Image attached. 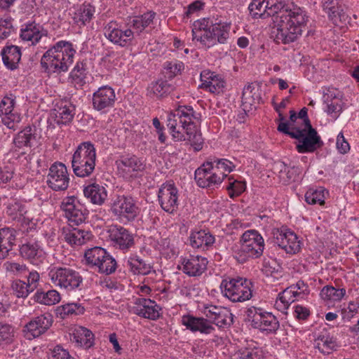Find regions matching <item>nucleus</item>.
Masks as SVG:
<instances>
[{
    "label": "nucleus",
    "mask_w": 359,
    "mask_h": 359,
    "mask_svg": "<svg viewBox=\"0 0 359 359\" xmlns=\"http://www.w3.org/2000/svg\"><path fill=\"white\" fill-rule=\"evenodd\" d=\"M193 118L196 116L191 107L180 106L175 111L168 114L167 127L174 140L188 141L194 150L200 151L203 139Z\"/></svg>",
    "instance_id": "obj_2"
},
{
    "label": "nucleus",
    "mask_w": 359,
    "mask_h": 359,
    "mask_svg": "<svg viewBox=\"0 0 359 359\" xmlns=\"http://www.w3.org/2000/svg\"><path fill=\"white\" fill-rule=\"evenodd\" d=\"M96 149L90 142H83L78 145L72 158L74 173L79 177L90 176L95 170Z\"/></svg>",
    "instance_id": "obj_5"
},
{
    "label": "nucleus",
    "mask_w": 359,
    "mask_h": 359,
    "mask_svg": "<svg viewBox=\"0 0 359 359\" xmlns=\"http://www.w3.org/2000/svg\"><path fill=\"white\" fill-rule=\"evenodd\" d=\"M1 55L4 65L7 69L14 70L17 69L20 61L22 53L20 47L15 45H6L1 51Z\"/></svg>",
    "instance_id": "obj_36"
},
{
    "label": "nucleus",
    "mask_w": 359,
    "mask_h": 359,
    "mask_svg": "<svg viewBox=\"0 0 359 359\" xmlns=\"http://www.w3.org/2000/svg\"><path fill=\"white\" fill-rule=\"evenodd\" d=\"M341 0H325L323 10L330 20L337 26H342L347 21L348 16Z\"/></svg>",
    "instance_id": "obj_28"
},
{
    "label": "nucleus",
    "mask_w": 359,
    "mask_h": 359,
    "mask_svg": "<svg viewBox=\"0 0 359 359\" xmlns=\"http://www.w3.org/2000/svg\"><path fill=\"white\" fill-rule=\"evenodd\" d=\"M70 76L76 84L82 86L85 83L87 76V71L85 67V65L82 62H76L70 73Z\"/></svg>",
    "instance_id": "obj_59"
},
{
    "label": "nucleus",
    "mask_w": 359,
    "mask_h": 359,
    "mask_svg": "<svg viewBox=\"0 0 359 359\" xmlns=\"http://www.w3.org/2000/svg\"><path fill=\"white\" fill-rule=\"evenodd\" d=\"M346 293L344 288H335L332 285H326L322 288L320 295L327 304H332L340 302Z\"/></svg>",
    "instance_id": "obj_48"
},
{
    "label": "nucleus",
    "mask_w": 359,
    "mask_h": 359,
    "mask_svg": "<svg viewBox=\"0 0 359 359\" xmlns=\"http://www.w3.org/2000/svg\"><path fill=\"white\" fill-rule=\"evenodd\" d=\"M104 36L110 42L122 48L133 45L136 37L130 26H123L114 20L104 27Z\"/></svg>",
    "instance_id": "obj_11"
},
{
    "label": "nucleus",
    "mask_w": 359,
    "mask_h": 359,
    "mask_svg": "<svg viewBox=\"0 0 359 359\" xmlns=\"http://www.w3.org/2000/svg\"><path fill=\"white\" fill-rule=\"evenodd\" d=\"M64 238L71 245H81L91 240L92 234L80 229H63Z\"/></svg>",
    "instance_id": "obj_40"
},
{
    "label": "nucleus",
    "mask_w": 359,
    "mask_h": 359,
    "mask_svg": "<svg viewBox=\"0 0 359 359\" xmlns=\"http://www.w3.org/2000/svg\"><path fill=\"white\" fill-rule=\"evenodd\" d=\"M61 208L71 226L79 225L87 218V210L74 196L65 198L62 202Z\"/></svg>",
    "instance_id": "obj_17"
},
{
    "label": "nucleus",
    "mask_w": 359,
    "mask_h": 359,
    "mask_svg": "<svg viewBox=\"0 0 359 359\" xmlns=\"http://www.w3.org/2000/svg\"><path fill=\"white\" fill-rule=\"evenodd\" d=\"M158 198L162 209L165 212L172 213L178 207V189L173 183H164L159 188Z\"/></svg>",
    "instance_id": "obj_21"
},
{
    "label": "nucleus",
    "mask_w": 359,
    "mask_h": 359,
    "mask_svg": "<svg viewBox=\"0 0 359 359\" xmlns=\"http://www.w3.org/2000/svg\"><path fill=\"white\" fill-rule=\"evenodd\" d=\"M12 288L18 297H27L30 292H33L25 282L20 280L13 283Z\"/></svg>",
    "instance_id": "obj_60"
},
{
    "label": "nucleus",
    "mask_w": 359,
    "mask_h": 359,
    "mask_svg": "<svg viewBox=\"0 0 359 359\" xmlns=\"http://www.w3.org/2000/svg\"><path fill=\"white\" fill-rule=\"evenodd\" d=\"M20 255L33 265L42 264L47 258L42 243L36 240H31L22 244L20 248Z\"/></svg>",
    "instance_id": "obj_24"
},
{
    "label": "nucleus",
    "mask_w": 359,
    "mask_h": 359,
    "mask_svg": "<svg viewBox=\"0 0 359 359\" xmlns=\"http://www.w3.org/2000/svg\"><path fill=\"white\" fill-rule=\"evenodd\" d=\"M314 346L322 353L330 354L337 350L338 343L336 338L330 333L324 332L320 334L315 339Z\"/></svg>",
    "instance_id": "obj_42"
},
{
    "label": "nucleus",
    "mask_w": 359,
    "mask_h": 359,
    "mask_svg": "<svg viewBox=\"0 0 359 359\" xmlns=\"http://www.w3.org/2000/svg\"><path fill=\"white\" fill-rule=\"evenodd\" d=\"M50 355L52 359H74L69 355L68 351L60 345L50 348Z\"/></svg>",
    "instance_id": "obj_64"
},
{
    "label": "nucleus",
    "mask_w": 359,
    "mask_h": 359,
    "mask_svg": "<svg viewBox=\"0 0 359 359\" xmlns=\"http://www.w3.org/2000/svg\"><path fill=\"white\" fill-rule=\"evenodd\" d=\"M265 248L263 236L255 229L245 231L240 238V247L235 250L238 262H245L248 259L260 257Z\"/></svg>",
    "instance_id": "obj_6"
},
{
    "label": "nucleus",
    "mask_w": 359,
    "mask_h": 359,
    "mask_svg": "<svg viewBox=\"0 0 359 359\" xmlns=\"http://www.w3.org/2000/svg\"><path fill=\"white\" fill-rule=\"evenodd\" d=\"M206 258L199 255H190L180 258V269L189 276H201L207 268Z\"/></svg>",
    "instance_id": "obj_26"
},
{
    "label": "nucleus",
    "mask_w": 359,
    "mask_h": 359,
    "mask_svg": "<svg viewBox=\"0 0 359 359\" xmlns=\"http://www.w3.org/2000/svg\"><path fill=\"white\" fill-rule=\"evenodd\" d=\"M70 182L69 174L65 164L55 162L50 165L47 175V184L56 191H65Z\"/></svg>",
    "instance_id": "obj_15"
},
{
    "label": "nucleus",
    "mask_w": 359,
    "mask_h": 359,
    "mask_svg": "<svg viewBox=\"0 0 359 359\" xmlns=\"http://www.w3.org/2000/svg\"><path fill=\"white\" fill-rule=\"evenodd\" d=\"M308 292V286L303 281H298L278 294L274 306L279 311L286 313L292 302L304 298Z\"/></svg>",
    "instance_id": "obj_13"
},
{
    "label": "nucleus",
    "mask_w": 359,
    "mask_h": 359,
    "mask_svg": "<svg viewBox=\"0 0 359 359\" xmlns=\"http://www.w3.org/2000/svg\"><path fill=\"white\" fill-rule=\"evenodd\" d=\"M111 211L120 221L129 222L137 217L138 208L133 198L118 196L113 200Z\"/></svg>",
    "instance_id": "obj_14"
},
{
    "label": "nucleus",
    "mask_w": 359,
    "mask_h": 359,
    "mask_svg": "<svg viewBox=\"0 0 359 359\" xmlns=\"http://www.w3.org/2000/svg\"><path fill=\"white\" fill-rule=\"evenodd\" d=\"M109 236L112 245L123 252L130 250L135 245L133 234L121 226H111L109 229Z\"/></svg>",
    "instance_id": "obj_23"
},
{
    "label": "nucleus",
    "mask_w": 359,
    "mask_h": 359,
    "mask_svg": "<svg viewBox=\"0 0 359 359\" xmlns=\"http://www.w3.org/2000/svg\"><path fill=\"white\" fill-rule=\"evenodd\" d=\"M46 34V31L42 25L32 22L22 25L20 36L22 41L29 42L32 45H36Z\"/></svg>",
    "instance_id": "obj_34"
},
{
    "label": "nucleus",
    "mask_w": 359,
    "mask_h": 359,
    "mask_svg": "<svg viewBox=\"0 0 359 359\" xmlns=\"http://www.w3.org/2000/svg\"><path fill=\"white\" fill-rule=\"evenodd\" d=\"M249 11L255 18L272 17L271 36L277 43L296 41L309 22L306 11L296 5H285L283 0H252Z\"/></svg>",
    "instance_id": "obj_1"
},
{
    "label": "nucleus",
    "mask_w": 359,
    "mask_h": 359,
    "mask_svg": "<svg viewBox=\"0 0 359 359\" xmlns=\"http://www.w3.org/2000/svg\"><path fill=\"white\" fill-rule=\"evenodd\" d=\"M201 311L211 324L219 328L228 327L233 323V314L226 307L204 304Z\"/></svg>",
    "instance_id": "obj_18"
},
{
    "label": "nucleus",
    "mask_w": 359,
    "mask_h": 359,
    "mask_svg": "<svg viewBox=\"0 0 359 359\" xmlns=\"http://www.w3.org/2000/svg\"><path fill=\"white\" fill-rule=\"evenodd\" d=\"M246 316L254 328L265 334H274L279 327L277 318L262 308L249 307L246 311Z\"/></svg>",
    "instance_id": "obj_8"
},
{
    "label": "nucleus",
    "mask_w": 359,
    "mask_h": 359,
    "mask_svg": "<svg viewBox=\"0 0 359 359\" xmlns=\"http://www.w3.org/2000/svg\"><path fill=\"white\" fill-rule=\"evenodd\" d=\"M83 194L90 203L98 205L103 204L107 197V191L105 187L97 183H93L85 187Z\"/></svg>",
    "instance_id": "obj_37"
},
{
    "label": "nucleus",
    "mask_w": 359,
    "mask_h": 359,
    "mask_svg": "<svg viewBox=\"0 0 359 359\" xmlns=\"http://www.w3.org/2000/svg\"><path fill=\"white\" fill-rule=\"evenodd\" d=\"M34 299L41 304L52 306L60 302L61 296L56 290H50L47 292L37 291L34 295Z\"/></svg>",
    "instance_id": "obj_50"
},
{
    "label": "nucleus",
    "mask_w": 359,
    "mask_h": 359,
    "mask_svg": "<svg viewBox=\"0 0 359 359\" xmlns=\"http://www.w3.org/2000/svg\"><path fill=\"white\" fill-rule=\"evenodd\" d=\"M329 196V191L324 187L310 188L305 193V201L310 205H323L325 199Z\"/></svg>",
    "instance_id": "obj_47"
},
{
    "label": "nucleus",
    "mask_w": 359,
    "mask_h": 359,
    "mask_svg": "<svg viewBox=\"0 0 359 359\" xmlns=\"http://www.w3.org/2000/svg\"><path fill=\"white\" fill-rule=\"evenodd\" d=\"M180 322L187 330L193 332H198L201 334H209L215 331V327L207 318L187 314L182 316Z\"/></svg>",
    "instance_id": "obj_27"
},
{
    "label": "nucleus",
    "mask_w": 359,
    "mask_h": 359,
    "mask_svg": "<svg viewBox=\"0 0 359 359\" xmlns=\"http://www.w3.org/2000/svg\"><path fill=\"white\" fill-rule=\"evenodd\" d=\"M116 266L115 259L107 252L104 258L101 259V262H100L95 269H97L99 273L108 275L116 271Z\"/></svg>",
    "instance_id": "obj_55"
},
{
    "label": "nucleus",
    "mask_w": 359,
    "mask_h": 359,
    "mask_svg": "<svg viewBox=\"0 0 359 359\" xmlns=\"http://www.w3.org/2000/svg\"><path fill=\"white\" fill-rule=\"evenodd\" d=\"M219 175H224V179L229 177L228 173L233 171L236 164L226 158H215L209 161Z\"/></svg>",
    "instance_id": "obj_52"
},
{
    "label": "nucleus",
    "mask_w": 359,
    "mask_h": 359,
    "mask_svg": "<svg viewBox=\"0 0 359 359\" xmlns=\"http://www.w3.org/2000/svg\"><path fill=\"white\" fill-rule=\"evenodd\" d=\"M292 138L297 140L296 149L300 154L313 153L323 144L317 131L309 123L294 131Z\"/></svg>",
    "instance_id": "obj_9"
},
{
    "label": "nucleus",
    "mask_w": 359,
    "mask_h": 359,
    "mask_svg": "<svg viewBox=\"0 0 359 359\" xmlns=\"http://www.w3.org/2000/svg\"><path fill=\"white\" fill-rule=\"evenodd\" d=\"M325 111L332 118L336 119L342 111L344 102L341 92L331 89L324 95Z\"/></svg>",
    "instance_id": "obj_32"
},
{
    "label": "nucleus",
    "mask_w": 359,
    "mask_h": 359,
    "mask_svg": "<svg viewBox=\"0 0 359 359\" xmlns=\"http://www.w3.org/2000/svg\"><path fill=\"white\" fill-rule=\"evenodd\" d=\"M52 323L53 318L50 313L42 314L31 320L25 326L23 332L26 338L30 340L45 333Z\"/></svg>",
    "instance_id": "obj_25"
},
{
    "label": "nucleus",
    "mask_w": 359,
    "mask_h": 359,
    "mask_svg": "<svg viewBox=\"0 0 359 359\" xmlns=\"http://www.w3.org/2000/svg\"><path fill=\"white\" fill-rule=\"evenodd\" d=\"M52 283L67 292L76 290L83 282L79 272L69 267H53L48 272Z\"/></svg>",
    "instance_id": "obj_10"
},
{
    "label": "nucleus",
    "mask_w": 359,
    "mask_h": 359,
    "mask_svg": "<svg viewBox=\"0 0 359 359\" xmlns=\"http://www.w3.org/2000/svg\"><path fill=\"white\" fill-rule=\"evenodd\" d=\"M134 304V313L139 316L151 320H156L160 316V307L150 299L137 298Z\"/></svg>",
    "instance_id": "obj_29"
},
{
    "label": "nucleus",
    "mask_w": 359,
    "mask_h": 359,
    "mask_svg": "<svg viewBox=\"0 0 359 359\" xmlns=\"http://www.w3.org/2000/svg\"><path fill=\"white\" fill-rule=\"evenodd\" d=\"M70 340L77 346L90 348L94 344V334L86 327L74 325L69 329Z\"/></svg>",
    "instance_id": "obj_33"
},
{
    "label": "nucleus",
    "mask_w": 359,
    "mask_h": 359,
    "mask_svg": "<svg viewBox=\"0 0 359 359\" xmlns=\"http://www.w3.org/2000/svg\"><path fill=\"white\" fill-rule=\"evenodd\" d=\"M118 174L126 179L137 175L144 168L143 161L135 155L121 156L115 162Z\"/></svg>",
    "instance_id": "obj_20"
},
{
    "label": "nucleus",
    "mask_w": 359,
    "mask_h": 359,
    "mask_svg": "<svg viewBox=\"0 0 359 359\" xmlns=\"http://www.w3.org/2000/svg\"><path fill=\"white\" fill-rule=\"evenodd\" d=\"M74 115V107L67 102L57 103L51 112L52 118L58 125L69 123Z\"/></svg>",
    "instance_id": "obj_35"
},
{
    "label": "nucleus",
    "mask_w": 359,
    "mask_h": 359,
    "mask_svg": "<svg viewBox=\"0 0 359 359\" xmlns=\"http://www.w3.org/2000/svg\"><path fill=\"white\" fill-rule=\"evenodd\" d=\"M95 13V8L90 4H83L74 11L72 19L79 26H84L93 18Z\"/></svg>",
    "instance_id": "obj_45"
},
{
    "label": "nucleus",
    "mask_w": 359,
    "mask_h": 359,
    "mask_svg": "<svg viewBox=\"0 0 359 359\" xmlns=\"http://www.w3.org/2000/svg\"><path fill=\"white\" fill-rule=\"evenodd\" d=\"M231 27V22H219L212 24L208 19H199L192 25L193 40L198 41L206 48L218 43L224 44L229 38Z\"/></svg>",
    "instance_id": "obj_4"
},
{
    "label": "nucleus",
    "mask_w": 359,
    "mask_h": 359,
    "mask_svg": "<svg viewBox=\"0 0 359 359\" xmlns=\"http://www.w3.org/2000/svg\"><path fill=\"white\" fill-rule=\"evenodd\" d=\"M272 234L274 243L287 254L295 255L300 252L303 242L292 230L287 228L273 229Z\"/></svg>",
    "instance_id": "obj_12"
},
{
    "label": "nucleus",
    "mask_w": 359,
    "mask_h": 359,
    "mask_svg": "<svg viewBox=\"0 0 359 359\" xmlns=\"http://www.w3.org/2000/svg\"><path fill=\"white\" fill-rule=\"evenodd\" d=\"M297 173V168L285 167L280 172V178L285 184L290 183L296 180Z\"/></svg>",
    "instance_id": "obj_63"
},
{
    "label": "nucleus",
    "mask_w": 359,
    "mask_h": 359,
    "mask_svg": "<svg viewBox=\"0 0 359 359\" xmlns=\"http://www.w3.org/2000/svg\"><path fill=\"white\" fill-rule=\"evenodd\" d=\"M158 250L161 254L167 258H172L178 254L177 248L174 241L170 238H163L158 244Z\"/></svg>",
    "instance_id": "obj_58"
},
{
    "label": "nucleus",
    "mask_w": 359,
    "mask_h": 359,
    "mask_svg": "<svg viewBox=\"0 0 359 359\" xmlns=\"http://www.w3.org/2000/svg\"><path fill=\"white\" fill-rule=\"evenodd\" d=\"M15 234L13 229L3 228L0 229V259H4L15 245Z\"/></svg>",
    "instance_id": "obj_43"
},
{
    "label": "nucleus",
    "mask_w": 359,
    "mask_h": 359,
    "mask_svg": "<svg viewBox=\"0 0 359 359\" xmlns=\"http://www.w3.org/2000/svg\"><path fill=\"white\" fill-rule=\"evenodd\" d=\"M7 213L13 220L23 223H27L30 220L26 205L19 202L10 204L7 208Z\"/></svg>",
    "instance_id": "obj_49"
},
{
    "label": "nucleus",
    "mask_w": 359,
    "mask_h": 359,
    "mask_svg": "<svg viewBox=\"0 0 359 359\" xmlns=\"http://www.w3.org/2000/svg\"><path fill=\"white\" fill-rule=\"evenodd\" d=\"M200 87L212 93L219 94L223 91L224 81L215 72L205 69L201 73Z\"/></svg>",
    "instance_id": "obj_31"
},
{
    "label": "nucleus",
    "mask_w": 359,
    "mask_h": 359,
    "mask_svg": "<svg viewBox=\"0 0 359 359\" xmlns=\"http://www.w3.org/2000/svg\"><path fill=\"white\" fill-rule=\"evenodd\" d=\"M57 312L62 318H65L70 316L82 315L85 312V308L81 304L69 303L59 306Z\"/></svg>",
    "instance_id": "obj_53"
},
{
    "label": "nucleus",
    "mask_w": 359,
    "mask_h": 359,
    "mask_svg": "<svg viewBox=\"0 0 359 359\" xmlns=\"http://www.w3.org/2000/svg\"><path fill=\"white\" fill-rule=\"evenodd\" d=\"M105 255H107L106 250L100 247L88 249L84 253L86 264L95 268L101 259L104 258Z\"/></svg>",
    "instance_id": "obj_51"
},
{
    "label": "nucleus",
    "mask_w": 359,
    "mask_h": 359,
    "mask_svg": "<svg viewBox=\"0 0 359 359\" xmlns=\"http://www.w3.org/2000/svg\"><path fill=\"white\" fill-rule=\"evenodd\" d=\"M129 271L134 275H147L153 270V266L137 255L130 256L126 262Z\"/></svg>",
    "instance_id": "obj_41"
},
{
    "label": "nucleus",
    "mask_w": 359,
    "mask_h": 359,
    "mask_svg": "<svg viewBox=\"0 0 359 359\" xmlns=\"http://www.w3.org/2000/svg\"><path fill=\"white\" fill-rule=\"evenodd\" d=\"M246 188L245 182L234 179L233 176L227 178L226 189L231 198L241 195Z\"/></svg>",
    "instance_id": "obj_56"
},
{
    "label": "nucleus",
    "mask_w": 359,
    "mask_h": 359,
    "mask_svg": "<svg viewBox=\"0 0 359 359\" xmlns=\"http://www.w3.org/2000/svg\"><path fill=\"white\" fill-rule=\"evenodd\" d=\"M116 100L114 90L109 86H103L93 94L92 104L94 109L106 113L114 106Z\"/></svg>",
    "instance_id": "obj_22"
},
{
    "label": "nucleus",
    "mask_w": 359,
    "mask_h": 359,
    "mask_svg": "<svg viewBox=\"0 0 359 359\" xmlns=\"http://www.w3.org/2000/svg\"><path fill=\"white\" fill-rule=\"evenodd\" d=\"M221 292L229 301L244 302L252 297V283L243 278H226L220 283Z\"/></svg>",
    "instance_id": "obj_7"
},
{
    "label": "nucleus",
    "mask_w": 359,
    "mask_h": 359,
    "mask_svg": "<svg viewBox=\"0 0 359 359\" xmlns=\"http://www.w3.org/2000/svg\"><path fill=\"white\" fill-rule=\"evenodd\" d=\"M156 14L154 11H147L142 15L133 17L128 25L135 32V36H140L144 31L148 32L154 28Z\"/></svg>",
    "instance_id": "obj_30"
},
{
    "label": "nucleus",
    "mask_w": 359,
    "mask_h": 359,
    "mask_svg": "<svg viewBox=\"0 0 359 359\" xmlns=\"http://www.w3.org/2000/svg\"><path fill=\"white\" fill-rule=\"evenodd\" d=\"M174 90V86L166 81L158 80L151 82L147 88V95L151 98L166 96Z\"/></svg>",
    "instance_id": "obj_44"
},
{
    "label": "nucleus",
    "mask_w": 359,
    "mask_h": 359,
    "mask_svg": "<svg viewBox=\"0 0 359 359\" xmlns=\"http://www.w3.org/2000/svg\"><path fill=\"white\" fill-rule=\"evenodd\" d=\"M258 91V88L252 83L245 86L242 96L243 104L252 106L256 103H259L260 95Z\"/></svg>",
    "instance_id": "obj_54"
},
{
    "label": "nucleus",
    "mask_w": 359,
    "mask_h": 359,
    "mask_svg": "<svg viewBox=\"0 0 359 359\" xmlns=\"http://www.w3.org/2000/svg\"><path fill=\"white\" fill-rule=\"evenodd\" d=\"M267 353L264 347L254 341H250L246 346L240 348L238 351V355L241 359H264Z\"/></svg>",
    "instance_id": "obj_38"
},
{
    "label": "nucleus",
    "mask_w": 359,
    "mask_h": 359,
    "mask_svg": "<svg viewBox=\"0 0 359 359\" xmlns=\"http://www.w3.org/2000/svg\"><path fill=\"white\" fill-rule=\"evenodd\" d=\"M165 69L168 76L172 78L181 72L184 69V64L180 61L168 62L165 65Z\"/></svg>",
    "instance_id": "obj_62"
},
{
    "label": "nucleus",
    "mask_w": 359,
    "mask_h": 359,
    "mask_svg": "<svg viewBox=\"0 0 359 359\" xmlns=\"http://www.w3.org/2000/svg\"><path fill=\"white\" fill-rule=\"evenodd\" d=\"M16 97L9 93L6 95L0 102V116L3 123L9 129L15 130L21 121L20 114L15 109Z\"/></svg>",
    "instance_id": "obj_16"
},
{
    "label": "nucleus",
    "mask_w": 359,
    "mask_h": 359,
    "mask_svg": "<svg viewBox=\"0 0 359 359\" xmlns=\"http://www.w3.org/2000/svg\"><path fill=\"white\" fill-rule=\"evenodd\" d=\"M190 244L194 248L208 250L215 241L214 236L205 230L192 232L190 238Z\"/></svg>",
    "instance_id": "obj_39"
},
{
    "label": "nucleus",
    "mask_w": 359,
    "mask_h": 359,
    "mask_svg": "<svg viewBox=\"0 0 359 359\" xmlns=\"http://www.w3.org/2000/svg\"><path fill=\"white\" fill-rule=\"evenodd\" d=\"M4 266L7 271L12 272L17 276L25 275L28 272L27 267L24 264L15 262H6Z\"/></svg>",
    "instance_id": "obj_61"
},
{
    "label": "nucleus",
    "mask_w": 359,
    "mask_h": 359,
    "mask_svg": "<svg viewBox=\"0 0 359 359\" xmlns=\"http://www.w3.org/2000/svg\"><path fill=\"white\" fill-rule=\"evenodd\" d=\"M14 337V327L9 324L0 323V346L5 347L12 344Z\"/></svg>",
    "instance_id": "obj_57"
},
{
    "label": "nucleus",
    "mask_w": 359,
    "mask_h": 359,
    "mask_svg": "<svg viewBox=\"0 0 359 359\" xmlns=\"http://www.w3.org/2000/svg\"><path fill=\"white\" fill-rule=\"evenodd\" d=\"M13 142L18 148L31 147L36 144V133L31 127H26L17 134Z\"/></svg>",
    "instance_id": "obj_46"
},
{
    "label": "nucleus",
    "mask_w": 359,
    "mask_h": 359,
    "mask_svg": "<svg viewBox=\"0 0 359 359\" xmlns=\"http://www.w3.org/2000/svg\"><path fill=\"white\" fill-rule=\"evenodd\" d=\"M195 180L200 187L214 188L221 184L224 180V175H219L208 161L196 170Z\"/></svg>",
    "instance_id": "obj_19"
},
{
    "label": "nucleus",
    "mask_w": 359,
    "mask_h": 359,
    "mask_svg": "<svg viewBox=\"0 0 359 359\" xmlns=\"http://www.w3.org/2000/svg\"><path fill=\"white\" fill-rule=\"evenodd\" d=\"M76 52L73 43L61 40L51 46L42 55L41 65L48 74H60L68 71Z\"/></svg>",
    "instance_id": "obj_3"
}]
</instances>
